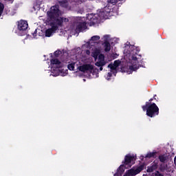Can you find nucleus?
I'll return each instance as SVG.
<instances>
[{"label": "nucleus", "instance_id": "obj_7", "mask_svg": "<svg viewBox=\"0 0 176 176\" xmlns=\"http://www.w3.org/2000/svg\"><path fill=\"white\" fill-rule=\"evenodd\" d=\"M87 28V23L86 22H78L76 26V32H82V31H85Z\"/></svg>", "mask_w": 176, "mask_h": 176}, {"label": "nucleus", "instance_id": "obj_18", "mask_svg": "<svg viewBox=\"0 0 176 176\" xmlns=\"http://www.w3.org/2000/svg\"><path fill=\"white\" fill-rule=\"evenodd\" d=\"M99 56H100V51H98V50H95L92 53V57H94V58H95V60H97Z\"/></svg>", "mask_w": 176, "mask_h": 176}, {"label": "nucleus", "instance_id": "obj_35", "mask_svg": "<svg viewBox=\"0 0 176 176\" xmlns=\"http://www.w3.org/2000/svg\"><path fill=\"white\" fill-rule=\"evenodd\" d=\"M103 66H99L98 67L100 68V71H102L103 68H102Z\"/></svg>", "mask_w": 176, "mask_h": 176}, {"label": "nucleus", "instance_id": "obj_2", "mask_svg": "<svg viewBox=\"0 0 176 176\" xmlns=\"http://www.w3.org/2000/svg\"><path fill=\"white\" fill-rule=\"evenodd\" d=\"M143 111H146V115L148 116V118H155L159 115V107L156 104H144L142 106Z\"/></svg>", "mask_w": 176, "mask_h": 176}, {"label": "nucleus", "instance_id": "obj_40", "mask_svg": "<svg viewBox=\"0 0 176 176\" xmlns=\"http://www.w3.org/2000/svg\"><path fill=\"white\" fill-rule=\"evenodd\" d=\"M118 1H123V0H118Z\"/></svg>", "mask_w": 176, "mask_h": 176}, {"label": "nucleus", "instance_id": "obj_30", "mask_svg": "<svg viewBox=\"0 0 176 176\" xmlns=\"http://www.w3.org/2000/svg\"><path fill=\"white\" fill-rule=\"evenodd\" d=\"M112 74H113V72H111L107 74V76L106 77L107 80H109V79H111V77L112 76Z\"/></svg>", "mask_w": 176, "mask_h": 176}, {"label": "nucleus", "instance_id": "obj_15", "mask_svg": "<svg viewBox=\"0 0 176 176\" xmlns=\"http://www.w3.org/2000/svg\"><path fill=\"white\" fill-rule=\"evenodd\" d=\"M158 159L161 163H166V162H167V155L164 154L160 155H159Z\"/></svg>", "mask_w": 176, "mask_h": 176}, {"label": "nucleus", "instance_id": "obj_39", "mask_svg": "<svg viewBox=\"0 0 176 176\" xmlns=\"http://www.w3.org/2000/svg\"><path fill=\"white\" fill-rule=\"evenodd\" d=\"M2 13H3V12H0V17H1V16H2Z\"/></svg>", "mask_w": 176, "mask_h": 176}, {"label": "nucleus", "instance_id": "obj_23", "mask_svg": "<svg viewBox=\"0 0 176 176\" xmlns=\"http://www.w3.org/2000/svg\"><path fill=\"white\" fill-rule=\"evenodd\" d=\"M61 54H63V52H61V50H56L54 53V56L56 58L60 57Z\"/></svg>", "mask_w": 176, "mask_h": 176}, {"label": "nucleus", "instance_id": "obj_31", "mask_svg": "<svg viewBox=\"0 0 176 176\" xmlns=\"http://www.w3.org/2000/svg\"><path fill=\"white\" fill-rule=\"evenodd\" d=\"M155 176H164L163 174L160 173V172H159V170H156V172L155 173Z\"/></svg>", "mask_w": 176, "mask_h": 176}, {"label": "nucleus", "instance_id": "obj_38", "mask_svg": "<svg viewBox=\"0 0 176 176\" xmlns=\"http://www.w3.org/2000/svg\"><path fill=\"white\" fill-rule=\"evenodd\" d=\"M156 96H157V95H154V96H153L154 100H156Z\"/></svg>", "mask_w": 176, "mask_h": 176}, {"label": "nucleus", "instance_id": "obj_32", "mask_svg": "<svg viewBox=\"0 0 176 176\" xmlns=\"http://www.w3.org/2000/svg\"><path fill=\"white\" fill-rule=\"evenodd\" d=\"M36 32H38V30L36 29L34 32V33H32L33 37L35 38L36 36Z\"/></svg>", "mask_w": 176, "mask_h": 176}, {"label": "nucleus", "instance_id": "obj_9", "mask_svg": "<svg viewBox=\"0 0 176 176\" xmlns=\"http://www.w3.org/2000/svg\"><path fill=\"white\" fill-rule=\"evenodd\" d=\"M135 157L134 155H131L130 154L125 155L124 157V162H122L125 166H127V164H130L131 162L135 160Z\"/></svg>", "mask_w": 176, "mask_h": 176}, {"label": "nucleus", "instance_id": "obj_33", "mask_svg": "<svg viewBox=\"0 0 176 176\" xmlns=\"http://www.w3.org/2000/svg\"><path fill=\"white\" fill-rule=\"evenodd\" d=\"M60 5H65V3H67L66 1H59Z\"/></svg>", "mask_w": 176, "mask_h": 176}, {"label": "nucleus", "instance_id": "obj_29", "mask_svg": "<svg viewBox=\"0 0 176 176\" xmlns=\"http://www.w3.org/2000/svg\"><path fill=\"white\" fill-rule=\"evenodd\" d=\"M3 9H5V6L0 3V13H3Z\"/></svg>", "mask_w": 176, "mask_h": 176}, {"label": "nucleus", "instance_id": "obj_8", "mask_svg": "<svg viewBox=\"0 0 176 176\" xmlns=\"http://www.w3.org/2000/svg\"><path fill=\"white\" fill-rule=\"evenodd\" d=\"M50 27L51 28H49L45 31V36H47L48 38H50V36L58 30V27L52 25H50Z\"/></svg>", "mask_w": 176, "mask_h": 176}, {"label": "nucleus", "instance_id": "obj_28", "mask_svg": "<svg viewBox=\"0 0 176 176\" xmlns=\"http://www.w3.org/2000/svg\"><path fill=\"white\" fill-rule=\"evenodd\" d=\"M100 39V36H93L91 38V41H99Z\"/></svg>", "mask_w": 176, "mask_h": 176}, {"label": "nucleus", "instance_id": "obj_36", "mask_svg": "<svg viewBox=\"0 0 176 176\" xmlns=\"http://www.w3.org/2000/svg\"><path fill=\"white\" fill-rule=\"evenodd\" d=\"M104 38H105V39H108L109 36H108V35H104Z\"/></svg>", "mask_w": 176, "mask_h": 176}, {"label": "nucleus", "instance_id": "obj_16", "mask_svg": "<svg viewBox=\"0 0 176 176\" xmlns=\"http://www.w3.org/2000/svg\"><path fill=\"white\" fill-rule=\"evenodd\" d=\"M107 65L106 61H102V60H98L96 63L95 65L96 67H104V65Z\"/></svg>", "mask_w": 176, "mask_h": 176}, {"label": "nucleus", "instance_id": "obj_20", "mask_svg": "<svg viewBox=\"0 0 176 176\" xmlns=\"http://www.w3.org/2000/svg\"><path fill=\"white\" fill-rule=\"evenodd\" d=\"M117 173L122 175L123 173H124V169L123 168V165H120L118 168L117 169Z\"/></svg>", "mask_w": 176, "mask_h": 176}, {"label": "nucleus", "instance_id": "obj_21", "mask_svg": "<svg viewBox=\"0 0 176 176\" xmlns=\"http://www.w3.org/2000/svg\"><path fill=\"white\" fill-rule=\"evenodd\" d=\"M130 175H135L134 172H133V169L126 170L123 176H130Z\"/></svg>", "mask_w": 176, "mask_h": 176}, {"label": "nucleus", "instance_id": "obj_27", "mask_svg": "<svg viewBox=\"0 0 176 176\" xmlns=\"http://www.w3.org/2000/svg\"><path fill=\"white\" fill-rule=\"evenodd\" d=\"M113 65H114L116 68H118V67L120 65V60H115Z\"/></svg>", "mask_w": 176, "mask_h": 176}, {"label": "nucleus", "instance_id": "obj_3", "mask_svg": "<svg viewBox=\"0 0 176 176\" xmlns=\"http://www.w3.org/2000/svg\"><path fill=\"white\" fill-rule=\"evenodd\" d=\"M79 71L81 72H89V74H92V75H98V69L97 67L94 68L91 64H85L79 67Z\"/></svg>", "mask_w": 176, "mask_h": 176}, {"label": "nucleus", "instance_id": "obj_14", "mask_svg": "<svg viewBox=\"0 0 176 176\" xmlns=\"http://www.w3.org/2000/svg\"><path fill=\"white\" fill-rule=\"evenodd\" d=\"M104 52H110L111 51V43L108 42L107 41H105L104 42Z\"/></svg>", "mask_w": 176, "mask_h": 176}, {"label": "nucleus", "instance_id": "obj_11", "mask_svg": "<svg viewBox=\"0 0 176 176\" xmlns=\"http://www.w3.org/2000/svg\"><path fill=\"white\" fill-rule=\"evenodd\" d=\"M155 170H157V163H154L151 166H148L146 172L147 173H153V171H155Z\"/></svg>", "mask_w": 176, "mask_h": 176}, {"label": "nucleus", "instance_id": "obj_34", "mask_svg": "<svg viewBox=\"0 0 176 176\" xmlns=\"http://www.w3.org/2000/svg\"><path fill=\"white\" fill-rule=\"evenodd\" d=\"M85 53H86V54H87L88 56H89V54H90V50H87L85 51Z\"/></svg>", "mask_w": 176, "mask_h": 176}, {"label": "nucleus", "instance_id": "obj_6", "mask_svg": "<svg viewBox=\"0 0 176 176\" xmlns=\"http://www.w3.org/2000/svg\"><path fill=\"white\" fill-rule=\"evenodd\" d=\"M51 66L52 68H56V69H59V68H63L64 67V65L60 60L57 58H52L50 60Z\"/></svg>", "mask_w": 176, "mask_h": 176}, {"label": "nucleus", "instance_id": "obj_5", "mask_svg": "<svg viewBox=\"0 0 176 176\" xmlns=\"http://www.w3.org/2000/svg\"><path fill=\"white\" fill-rule=\"evenodd\" d=\"M129 47L131 48V50L129 51V54L131 56V58H132L133 61L137 63L138 60L137 56H138V53H140V50L134 45H130Z\"/></svg>", "mask_w": 176, "mask_h": 176}, {"label": "nucleus", "instance_id": "obj_10", "mask_svg": "<svg viewBox=\"0 0 176 176\" xmlns=\"http://www.w3.org/2000/svg\"><path fill=\"white\" fill-rule=\"evenodd\" d=\"M145 168V164L143 163L142 164L140 165L137 167L135 170L132 169V171L135 175H137V174H140L141 171H142Z\"/></svg>", "mask_w": 176, "mask_h": 176}, {"label": "nucleus", "instance_id": "obj_22", "mask_svg": "<svg viewBox=\"0 0 176 176\" xmlns=\"http://www.w3.org/2000/svg\"><path fill=\"white\" fill-rule=\"evenodd\" d=\"M98 57V61H105V56L104 54H100Z\"/></svg>", "mask_w": 176, "mask_h": 176}, {"label": "nucleus", "instance_id": "obj_19", "mask_svg": "<svg viewBox=\"0 0 176 176\" xmlns=\"http://www.w3.org/2000/svg\"><path fill=\"white\" fill-rule=\"evenodd\" d=\"M157 152H153V153H148L146 155L145 157H148V159H151V157H156Z\"/></svg>", "mask_w": 176, "mask_h": 176}, {"label": "nucleus", "instance_id": "obj_24", "mask_svg": "<svg viewBox=\"0 0 176 176\" xmlns=\"http://www.w3.org/2000/svg\"><path fill=\"white\" fill-rule=\"evenodd\" d=\"M68 69L69 71H74L75 69V63H70L67 65Z\"/></svg>", "mask_w": 176, "mask_h": 176}, {"label": "nucleus", "instance_id": "obj_25", "mask_svg": "<svg viewBox=\"0 0 176 176\" xmlns=\"http://www.w3.org/2000/svg\"><path fill=\"white\" fill-rule=\"evenodd\" d=\"M119 0H107L108 5H115Z\"/></svg>", "mask_w": 176, "mask_h": 176}, {"label": "nucleus", "instance_id": "obj_12", "mask_svg": "<svg viewBox=\"0 0 176 176\" xmlns=\"http://www.w3.org/2000/svg\"><path fill=\"white\" fill-rule=\"evenodd\" d=\"M109 13H111V9L107 6L102 9V14L104 16H109Z\"/></svg>", "mask_w": 176, "mask_h": 176}, {"label": "nucleus", "instance_id": "obj_1", "mask_svg": "<svg viewBox=\"0 0 176 176\" xmlns=\"http://www.w3.org/2000/svg\"><path fill=\"white\" fill-rule=\"evenodd\" d=\"M60 12L58 6H54L51 7L50 11L47 12L48 17L50 20V25L52 27H63L64 21H68L67 18L60 16Z\"/></svg>", "mask_w": 176, "mask_h": 176}, {"label": "nucleus", "instance_id": "obj_17", "mask_svg": "<svg viewBox=\"0 0 176 176\" xmlns=\"http://www.w3.org/2000/svg\"><path fill=\"white\" fill-rule=\"evenodd\" d=\"M140 67H142V65H137L133 64V65L129 66V69L131 71H137V69H138Z\"/></svg>", "mask_w": 176, "mask_h": 176}, {"label": "nucleus", "instance_id": "obj_37", "mask_svg": "<svg viewBox=\"0 0 176 176\" xmlns=\"http://www.w3.org/2000/svg\"><path fill=\"white\" fill-rule=\"evenodd\" d=\"M113 176H119V173L117 172L116 173L114 174Z\"/></svg>", "mask_w": 176, "mask_h": 176}, {"label": "nucleus", "instance_id": "obj_26", "mask_svg": "<svg viewBox=\"0 0 176 176\" xmlns=\"http://www.w3.org/2000/svg\"><path fill=\"white\" fill-rule=\"evenodd\" d=\"M153 100H155V98H151L148 102H146L145 105L147 107V105H152V104H156L155 102H152V101H153Z\"/></svg>", "mask_w": 176, "mask_h": 176}, {"label": "nucleus", "instance_id": "obj_13", "mask_svg": "<svg viewBox=\"0 0 176 176\" xmlns=\"http://www.w3.org/2000/svg\"><path fill=\"white\" fill-rule=\"evenodd\" d=\"M108 68H110V69H111V72H113V74L115 75V76H116V74H118V71L116 70V67L115 65L111 63L108 65Z\"/></svg>", "mask_w": 176, "mask_h": 176}, {"label": "nucleus", "instance_id": "obj_4", "mask_svg": "<svg viewBox=\"0 0 176 176\" xmlns=\"http://www.w3.org/2000/svg\"><path fill=\"white\" fill-rule=\"evenodd\" d=\"M28 28V23L27 21L21 20L18 22V30L19 32H21V36L25 35V31Z\"/></svg>", "mask_w": 176, "mask_h": 176}]
</instances>
